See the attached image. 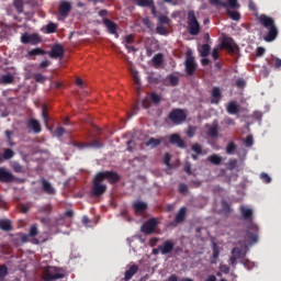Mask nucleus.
<instances>
[{
  "instance_id": "62",
  "label": "nucleus",
  "mask_w": 281,
  "mask_h": 281,
  "mask_svg": "<svg viewBox=\"0 0 281 281\" xmlns=\"http://www.w3.org/2000/svg\"><path fill=\"white\" fill-rule=\"evenodd\" d=\"M260 178L262 181H265V183H271V178L268 176V173H261Z\"/></svg>"
},
{
  "instance_id": "59",
  "label": "nucleus",
  "mask_w": 281,
  "mask_h": 281,
  "mask_svg": "<svg viewBox=\"0 0 281 281\" xmlns=\"http://www.w3.org/2000/svg\"><path fill=\"white\" fill-rule=\"evenodd\" d=\"M184 171L187 172V175H192V165L191 161H187L184 165Z\"/></svg>"
},
{
  "instance_id": "54",
  "label": "nucleus",
  "mask_w": 281,
  "mask_h": 281,
  "mask_svg": "<svg viewBox=\"0 0 281 281\" xmlns=\"http://www.w3.org/2000/svg\"><path fill=\"white\" fill-rule=\"evenodd\" d=\"M220 270H221V272H223L224 274H229V272H231L229 266H226L225 263H222V265L220 266Z\"/></svg>"
},
{
  "instance_id": "45",
  "label": "nucleus",
  "mask_w": 281,
  "mask_h": 281,
  "mask_svg": "<svg viewBox=\"0 0 281 281\" xmlns=\"http://www.w3.org/2000/svg\"><path fill=\"white\" fill-rule=\"evenodd\" d=\"M12 168L14 172H24V169L20 161H13Z\"/></svg>"
},
{
  "instance_id": "13",
  "label": "nucleus",
  "mask_w": 281,
  "mask_h": 281,
  "mask_svg": "<svg viewBox=\"0 0 281 281\" xmlns=\"http://www.w3.org/2000/svg\"><path fill=\"white\" fill-rule=\"evenodd\" d=\"M247 252H244L243 248H233L231 257V266H237L238 259H245Z\"/></svg>"
},
{
  "instance_id": "57",
  "label": "nucleus",
  "mask_w": 281,
  "mask_h": 281,
  "mask_svg": "<svg viewBox=\"0 0 281 281\" xmlns=\"http://www.w3.org/2000/svg\"><path fill=\"white\" fill-rule=\"evenodd\" d=\"M179 192L181 194H187L188 190H189V187L188 184H179V188H178Z\"/></svg>"
},
{
  "instance_id": "56",
  "label": "nucleus",
  "mask_w": 281,
  "mask_h": 281,
  "mask_svg": "<svg viewBox=\"0 0 281 281\" xmlns=\"http://www.w3.org/2000/svg\"><path fill=\"white\" fill-rule=\"evenodd\" d=\"M247 82L245 80V78H237L236 80V86L239 87V88H244L246 87Z\"/></svg>"
},
{
  "instance_id": "33",
  "label": "nucleus",
  "mask_w": 281,
  "mask_h": 281,
  "mask_svg": "<svg viewBox=\"0 0 281 281\" xmlns=\"http://www.w3.org/2000/svg\"><path fill=\"white\" fill-rule=\"evenodd\" d=\"M199 52H200V56L202 57L209 56L211 52V45L209 43H204L203 45H201V48Z\"/></svg>"
},
{
  "instance_id": "12",
  "label": "nucleus",
  "mask_w": 281,
  "mask_h": 281,
  "mask_svg": "<svg viewBox=\"0 0 281 281\" xmlns=\"http://www.w3.org/2000/svg\"><path fill=\"white\" fill-rule=\"evenodd\" d=\"M18 178L13 176L12 171H8L5 167H0V181L1 183H12V181H16Z\"/></svg>"
},
{
  "instance_id": "15",
  "label": "nucleus",
  "mask_w": 281,
  "mask_h": 281,
  "mask_svg": "<svg viewBox=\"0 0 281 281\" xmlns=\"http://www.w3.org/2000/svg\"><path fill=\"white\" fill-rule=\"evenodd\" d=\"M207 135L210 137H217L220 134V123L218 120H213L212 124H206Z\"/></svg>"
},
{
  "instance_id": "10",
  "label": "nucleus",
  "mask_w": 281,
  "mask_h": 281,
  "mask_svg": "<svg viewBox=\"0 0 281 281\" xmlns=\"http://www.w3.org/2000/svg\"><path fill=\"white\" fill-rule=\"evenodd\" d=\"M157 226H158V221L155 217H153L151 220H147V222L143 224L140 231L145 235H153Z\"/></svg>"
},
{
  "instance_id": "55",
  "label": "nucleus",
  "mask_w": 281,
  "mask_h": 281,
  "mask_svg": "<svg viewBox=\"0 0 281 281\" xmlns=\"http://www.w3.org/2000/svg\"><path fill=\"white\" fill-rule=\"evenodd\" d=\"M65 127L64 126H58L55 131L57 137H63V135H65Z\"/></svg>"
},
{
  "instance_id": "58",
  "label": "nucleus",
  "mask_w": 281,
  "mask_h": 281,
  "mask_svg": "<svg viewBox=\"0 0 281 281\" xmlns=\"http://www.w3.org/2000/svg\"><path fill=\"white\" fill-rule=\"evenodd\" d=\"M156 32H158V34H167V30L162 23H160V25H157Z\"/></svg>"
},
{
  "instance_id": "27",
  "label": "nucleus",
  "mask_w": 281,
  "mask_h": 281,
  "mask_svg": "<svg viewBox=\"0 0 281 281\" xmlns=\"http://www.w3.org/2000/svg\"><path fill=\"white\" fill-rule=\"evenodd\" d=\"M226 110L228 113L231 114H237L239 113L240 109H239V104H237V102H235L234 100H232L231 102H228Z\"/></svg>"
},
{
  "instance_id": "28",
  "label": "nucleus",
  "mask_w": 281,
  "mask_h": 281,
  "mask_svg": "<svg viewBox=\"0 0 281 281\" xmlns=\"http://www.w3.org/2000/svg\"><path fill=\"white\" fill-rule=\"evenodd\" d=\"M12 222L10 220H0V229L9 233L12 231Z\"/></svg>"
},
{
  "instance_id": "53",
  "label": "nucleus",
  "mask_w": 281,
  "mask_h": 281,
  "mask_svg": "<svg viewBox=\"0 0 281 281\" xmlns=\"http://www.w3.org/2000/svg\"><path fill=\"white\" fill-rule=\"evenodd\" d=\"M162 161L166 164V166H170V161H171L170 153H165V155L162 157Z\"/></svg>"
},
{
  "instance_id": "16",
  "label": "nucleus",
  "mask_w": 281,
  "mask_h": 281,
  "mask_svg": "<svg viewBox=\"0 0 281 281\" xmlns=\"http://www.w3.org/2000/svg\"><path fill=\"white\" fill-rule=\"evenodd\" d=\"M223 98L221 87H213L211 91V102L212 104H220Z\"/></svg>"
},
{
  "instance_id": "21",
  "label": "nucleus",
  "mask_w": 281,
  "mask_h": 281,
  "mask_svg": "<svg viewBox=\"0 0 281 281\" xmlns=\"http://www.w3.org/2000/svg\"><path fill=\"white\" fill-rule=\"evenodd\" d=\"M188 215V209L187 206H182L180 211L175 216L176 224H183L186 222Z\"/></svg>"
},
{
  "instance_id": "3",
  "label": "nucleus",
  "mask_w": 281,
  "mask_h": 281,
  "mask_svg": "<svg viewBox=\"0 0 281 281\" xmlns=\"http://www.w3.org/2000/svg\"><path fill=\"white\" fill-rule=\"evenodd\" d=\"M259 23L263 25L268 30L267 34L263 36L265 41L271 43L278 38L279 30L278 25H276V20L272 16H268L267 14H260L258 16Z\"/></svg>"
},
{
  "instance_id": "46",
  "label": "nucleus",
  "mask_w": 281,
  "mask_h": 281,
  "mask_svg": "<svg viewBox=\"0 0 281 281\" xmlns=\"http://www.w3.org/2000/svg\"><path fill=\"white\" fill-rule=\"evenodd\" d=\"M169 82L172 87H177V85H179V76H175L173 74H171L169 76Z\"/></svg>"
},
{
  "instance_id": "43",
  "label": "nucleus",
  "mask_w": 281,
  "mask_h": 281,
  "mask_svg": "<svg viewBox=\"0 0 281 281\" xmlns=\"http://www.w3.org/2000/svg\"><path fill=\"white\" fill-rule=\"evenodd\" d=\"M155 65H161L164 63V54H156L153 58Z\"/></svg>"
},
{
  "instance_id": "35",
  "label": "nucleus",
  "mask_w": 281,
  "mask_h": 281,
  "mask_svg": "<svg viewBox=\"0 0 281 281\" xmlns=\"http://www.w3.org/2000/svg\"><path fill=\"white\" fill-rule=\"evenodd\" d=\"M58 30V25L54 22L47 23L46 24V33L47 34H54Z\"/></svg>"
},
{
  "instance_id": "30",
  "label": "nucleus",
  "mask_w": 281,
  "mask_h": 281,
  "mask_svg": "<svg viewBox=\"0 0 281 281\" xmlns=\"http://www.w3.org/2000/svg\"><path fill=\"white\" fill-rule=\"evenodd\" d=\"M191 149L196 154V159H199V155H205V150L202 149V146L199 144V142L192 144Z\"/></svg>"
},
{
  "instance_id": "8",
  "label": "nucleus",
  "mask_w": 281,
  "mask_h": 281,
  "mask_svg": "<svg viewBox=\"0 0 281 281\" xmlns=\"http://www.w3.org/2000/svg\"><path fill=\"white\" fill-rule=\"evenodd\" d=\"M175 250V244L171 240H167L162 244V246H158L157 248H154L151 254L157 256L159 252L161 255H170Z\"/></svg>"
},
{
  "instance_id": "1",
  "label": "nucleus",
  "mask_w": 281,
  "mask_h": 281,
  "mask_svg": "<svg viewBox=\"0 0 281 281\" xmlns=\"http://www.w3.org/2000/svg\"><path fill=\"white\" fill-rule=\"evenodd\" d=\"M104 179H106L109 183H116L121 178L116 171H100L92 180V188L90 190L91 196H102V194L106 192L108 187L104 184Z\"/></svg>"
},
{
  "instance_id": "50",
  "label": "nucleus",
  "mask_w": 281,
  "mask_h": 281,
  "mask_svg": "<svg viewBox=\"0 0 281 281\" xmlns=\"http://www.w3.org/2000/svg\"><path fill=\"white\" fill-rule=\"evenodd\" d=\"M132 76H133L135 85L139 86L140 85V77L138 75V71H136L135 69H132Z\"/></svg>"
},
{
  "instance_id": "61",
  "label": "nucleus",
  "mask_w": 281,
  "mask_h": 281,
  "mask_svg": "<svg viewBox=\"0 0 281 281\" xmlns=\"http://www.w3.org/2000/svg\"><path fill=\"white\" fill-rule=\"evenodd\" d=\"M131 43H134V35L127 34V36H125V46L131 45Z\"/></svg>"
},
{
  "instance_id": "29",
  "label": "nucleus",
  "mask_w": 281,
  "mask_h": 281,
  "mask_svg": "<svg viewBox=\"0 0 281 281\" xmlns=\"http://www.w3.org/2000/svg\"><path fill=\"white\" fill-rule=\"evenodd\" d=\"M207 159L212 164H215V166H220V164H222L223 157H221V155H217V153H213L212 155H209Z\"/></svg>"
},
{
  "instance_id": "41",
  "label": "nucleus",
  "mask_w": 281,
  "mask_h": 281,
  "mask_svg": "<svg viewBox=\"0 0 281 281\" xmlns=\"http://www.w3.org/2000/svg\"><path fill=\"white\" fill-rule=\"evenodd\" d=\"M15 153L14 150H12V148H4L3 150V158L4 159H11L12 157H14Z\"/></svg>"
},
{
  "instance_id": "4",
  "label": "nucleus",
  "mask_w": 281,
  "mask_h": 281,
  "mask_svg": "<svg viewBox=\"0 0 281 281\" xmlns=\"http://www.w3.org/2000/svg\"><path fill=\"white\" fill-rule=\"evenodd\" d=\"M188 32L192 36H196L201 32V24L199 23V20L196 19V14L194 10L188 11Z\"/></svg>"
},
{
  "instance_id": "51",
  "label": "nucleus",
  "mask_w": 281,
  "mask_h": 281,
  "mask_svg": "<svg viewBox=\"0 0 281 281\" xmlns=\"http://www.w3.org/2000/svg\"><path fill=\"white\" fill-rule=\"evenodd\" d=\"M4 134H5V137H7V142L10 144V146H13V140H12V134H13V132L10 131V130H7V131L4 132Z\"/></svg>"
},
{
  "instance_id": "9",
  "label": "nucleus",
  "mask_w": 281,
  "mask_h": 281,
  "mask_svg": "<svg viewBox=\"0 0 281 281\" xmlns=\"http://www.w3.org/2000/svg\"><path fill=\"white\" fill-rule=\"evenodd\" d=\"M58 279H65V274L58 272L57 268H47L44 272V281H58Z\"/></svg>"
},
{
  "instance_id": "18",
  "label": "nucleus",
  "mask_w": 281,
  "mask_h": 281,
  "mask_svg": "<svg viewBox=\"0 0 281 281\" xmlns=\"http://www.w3.org/2000/svg\"><path fill=\"white\" fill-rule=\"evenodd\" d=\"M41 186L45 194H56V189L55 187H53V184H50L49 180H45V178H42Z\"/></svg>"
},
{
  "instance_id": "23",
  "label": "nucleus",
  "mask_w": 281,
  "mask_h": 281,
  "mask_svg": "<svg viewBox=\"0 0 281 281\" xmlns=\"http://www.w3.org/2000/svg\"><path fill=\"white\" fill-rule=\"evenodd\" d=\"M222 47H224L228 52L234 53L235 52L234 38H232V36H225L224 38H222Z\"/></svg>"
},
{
  "instance_id": "34",
  "label": "nucleus",
  "mask_w": 281,
  "mask_h": 281,
  "mask_svg": "<svg viewBox=\"0 0 281 281\" xmlns=\"http://www.w3.org/2000/svg\"><path fill=\"white\" fill-rule=\"evenodd\" d=\"M42 117H43L45 124H49L50 117H49V113L47 111V104H43Z\"/></svg>"
},
{
  "instance_id": "63",
  "label": "nucleus",
  "mask_w": 281,
  "mask_h": 281,
  "mask_svg": "<svg viewBox=\"0 0 281 281\" xmlns=\"http://www.w3.org/2000/svg\"><path fill=\"white\" fill-rule=\"evenodd\" d=\"M218 257H220V250L217 248V245L214 244V246H213V259H218Z\"/></svg>"
},
{
  "instance_id": "22",
  "label": "nucleus",
  "mask_w": 281,
  "mask_h": 281,
  "mask_svg": "<svg viewBox=\"0 0 281 281\" xmlns=\"http://www.w3.org/2000/svg\"><path fill=\"white\" fill-rule=\"evenodd\" d=\"M167 137L162 136V137H149V139H147L146 145L147 146H151V148H156L157 146H159V144H161V142H164L165 144H168L167 142Z\"/></svg>"
},
{
  "instance_id": "7",
  "label": "nucleus",
  "mask_w": 281,
  "mask_h": 281,
  "mask_svg": "<svg viewBox=\"0 0 281 281\" xmlns=\"http://www.w3.org/2000/svg\"><path fill=\"white\" fill-rule=\"evenodd\" d=\"M43 38L38 33L34 32L33 34H29V32H24L21 35V43L30 44V45H38L42 43Z\"/></svg>"
},
{
  "instance_id": "37",
  "label": "nucleus",
  "mask_w": 281,
  "mask_h": 281,
  "mask_svg": "<svg viewBox=\"0 0 281 281\" xmlns=\"http://www.w3.org/2000/svg\"><path fill=\"white\" fill-rule=\"evenodd\" d=\"M13 5L19 13L23 12V10H24V1L23 0H14Z\"/></svg>"
},
{
  "instance_id": "48",
  "label": "nucleus",
  "mask_w": 281,
  "mask_h": 281,
  "mask_svg": "<svg viewBox=\"0 0 281 281\" xmlns=\"http://www.w3.org/2000/svg\"><path fill=\"white\" fill-rule=\"evenodd\" d=\"M29 235L30 237H36V235H38V226L36 224L31 226Z\"/></svg>"
},
{
  "instance_id": "42",
  "label": "nucleus",
  "mask_w": 281,
  "mask_h": 281,
  "mask_svg": "<svg viewBox=\"0 0 281 281\" xmlns=\"http://www.w3.org/2000/svg\"><path fill=\"white\" fill-rule=\"evenodd\" d=\"M237 146L235 144V142H228V144L226 145V153L227 154H233L235 153Z\"/></svg>"
},
{
  "instance_id": "47",
  "label": "nucleus",
  "mask_w": 281,
  "mask_h": 281,
  "mask_svg": "<svg viewBox=\"0 0 281 281\" xmlns=\"http://www.w3.org/2000/svg\"><path fill=\"white\" fill-rule=\"evenodd\" d=\"M137 1V4L142 8H148L153 3L151 0H133Z\"/></svg>"
},
{
  "instance_id": "14",
  "label": "nucleus",
  "mask_w": 281,
  "mask_h": 281,
  "mask_svg": "<svg viewBox=\"0 0 281 281\" xmlns=\"http://www.w3.org/2000/svg\"><path fill=\"white\" fill-rule=\"evenodd\" d=\"M49 56L50 58H63V56H65V47H63L60 43L53 45Z\"/></svg>"
},
{
  "instance_id": "24",
  "label": "nucleus",
  "mask_w": 281,
  "mask_h": 281,
  "mask_svg": "<svg viewBox=\"0 0 281 281\" xmlns=\"http://www.w3.org/2000/svg\"><path fill=\"white\" fill-rule=\"evenodd\" d=\"M103 23H104L105 27H108L110 34H117V25L114 21L105 18V19H103Z\"/></svg>"
},
{
  "instance_id": "52",
  "label": "nucleus",
  "mask_w": 281,
  "mask_h": 281,
  "mask_svg": "<svg viewBox=\"0 0 281 281\" xmlns=\"http://www.w3.org/2000/svg\"><path fill=\"white\" fill-rule=\"evenodd\" d=\"M245 146H252L254 145V136L247 135V137L244 139Z\"/></svg>"
},
{
  "instance_id": "60",
  "label": "nucleus",
  "mask_w": 281,
  "mask_h": 281,
  "mask_svg": "<svg viewBox=\"0 0 281 281\" xmlns=\"http://www.w3.org/2000/svg\"><path fill=\"white\" fill-rule=\"evenodd\" d=\"M34 79L36 82H45L46 78L43 76V74H35Z\"/></svg>"
},
{
  "instance_id": "44",
  "label": "nucleus",
  "mask_w": 281,
  "mask_h": 281,
  "mask_svg": "<svg viewBox=\"0 0 281 281\" xmlns=\"http://www.w3.org/2000/svg\"><path fill=\"white\" fill-rule=\"evenodd\" d=\"M207 1L212 5H222L223 8H227V5H228V3L226 1H222V0H207Z\"/></svg>"
},
{
  "instance_id": "26",
  "label": "nucleus",
  "mask_w": 281,
  "mask_h": 281,
  "mask_svg": "<svg viewBox=\"0 0 281 281\" xmlns=\"http://www.w3.org/2000/svg\"><path fill=\"white\" fill-rule=\"evenodd\" d=\"M138 270V266H131V268L125 272L124 281H131V279H133V277L137 274Z\"/></svg>"
},
{
  "instance_id": "39",
  "label": "nucleus",
  "mask_w": 281,
  "mask_h": 281,
  "mask_svg": "<svg viewBox=\"0 0 281 281\" xmlns=\"http://www.w3.org/2000/svg\"><path fill=\"white\" fill-rule=\"evenodd\" d=\"M236 166H238V159H236V158L229 159V160L227 161V164H226V168H227L228 170H234V168H236Z\"/></svg>"
},
{
  "instance_id": "6",
  "label": "nucleus",
  "mask_w": 281,
  "mask_h": 281,
  "mask_svg": "<svg viewBox=\"0 0 281 281\" xmlns=\"http://www.w3.org/2000/svg\"><path fill=\"white\" fill-rule=\"evenodd\" d=\"M184 67L188 76H193L198 69V63L191 49L187 52V59L184 60Z\"/></svg>"
},
{
  "instance_id": "5",
  "label": "nucleus",
  "mask_w": 281,
  "mask_h": 281,
  "mask_svg": "<svg viewBox=\"0 0 281 281\" xmlns=\"http://www.w3.org/2000/svg\"><path fill=\"white\" fill-rule=\"evenodd\" d=\"M168 117L171 120V122H173V124H182L186 122L188 113L186 109L176 108L169 111Z\"/></svg>"
},
{
  "instance_id": "40",
  "label": "nucleus",
  "mask_w": 281,
  "mask_h": 281,
  "mask_svg": "<svg viewBox=\"0 0 281 281\" xmlns=\"http://www.w3.org/2000/svg\"><path fill=\"white\" fill-rule=\"evenodd\" d=\"M150 100L151 102H154V104H159V102H161V95H159V93H156L155 91H151Z\"/></svg>"
},
{
  "instance_id": "2",
  "label": "nucleus",
  "mask_w": 281,
  "mask_h": 281,
  "mask_svg": "<svg viewBox=\"0 0 281 281\" xmlns=\"http://www.w3.org/2000/svg\"><path fill=\"white\" fill-rule=\"evenodd\" d=\"M240 214L245 222H248L246 236L248 241L251 244H258L259 240V227L254 224V211L252 209H246V206H240Z\"/></svg>"
},
{
  "instance_id": "64",
  "label": "nucleus",
  "mask_w": 281,
  "mask_h": 281,
  "mask_svg": "<svg viewBox=\"0 0 281 281\" xmlns=\"http://www.w3.org/2000/svg\"><path fill=\"white\" fill-rule=\"evenodd\" d=\"M142 104L145 109H148L151 104L150 99L149 98H144Z\"/></svg>"
},
{
  "instance_id": "19",
  "label": "nucleus",
  "mask_w": 281,
  "mask_h": 281,
  "mask_svg": "<svg viewBox=\"0 0 281 281\" xmlns=\"http://www.w3.org/2000/svg\"><path fill=\"white\" fill-rule=\"evenodd\" d=\"M71 2L70 1H60L59 3V14H61V16H68L69 12H71Z\"/></svg>"
},
{
  "instance_id": "31",
  "label": "nucleus",
  "mask_w": 281,
  "mask_h": 281,
  "mask_svg": "<svg viewBox=\"0 0 281 281\" xmlns=\"http://www.w3.org/2000/svg\"><path fill=\"white\" fill-rule=\"evenodd\" d=\"M0 82H2V85H11L14 82V76H12V74H3V76H1Z\"/></svg>"
},
{
  "instance_id": "36",
  "label": "nucleus",
  "mask_w": 281,
  "mask_h": 281,
  "mask_svg": "<svg viewBox=\"0 0 281 281\" xmlns=\"http://www.w3.org/2000/svg\"><path fill=\"white\" fill-rule=\"evenodd\" d=\"M45 54V49L42 47H35L34 49L29 50V56H40Z\"/></svg>"
},
{
  "instance_id": "49",
  "label": "nucleus",
  "mask_w": 281,
  "mask_h": 281,
  "mask_svg": "<svg viewBox=\"0 0 281 281\" xmlns=\"http://www.w3.org/2000/svg\"><path fill=\"white\" fill-rule=\"evenodd\" d=\"M158 21L162 24V26H165V24L170 23V19L166 14H160V16H158Z\"/></svg>"
},
{
  "instance_id": "20",
  "label": "nucleus",
  "mask_w": 281,
  "mask_h": 281,
  "mask_svg": "<svg viewBox=\"0 0 281 281\" xmlns=\"http://www.w3.org/2000/svg\"><path fill=\"white\" fill-rule=\"evenodd\" d=\"M133 209L136 215H140L147 211L148 204H146V202H142V200H136V202L133 203Z\"/></svg>"
},
{
  "instance_id": "11",
  "label": "nucleus",
  "mask_w": 281,
  "mask_h": 281,
  "mask_svg": "<svg viewBox=\"0 0 281 281\" xmlns=\"http://www.w3.org/2000/svg\"><path fill=\"white\" fill-rule=\"evenodd\" d=\"M74 146H77L78 148H103L104 142H101L100 139H92V142H74Z\"/></svg>"
},
{
  "instance_id": "32",
  "label": "nucleus",
  "mask_w": 281,
  "mask_h": 281,
  "mask_svg": "<svg viewBox=\"0 0 281 281\" xmlns=\"http://www.w3.org/2000/svg\"><path fill=\"white\" fill-rule=\"evenodd\" d=\"M226 12H227L228 16L231 19H233V21H240L241 14L237 10H229V9H227Z\"/></svg>"
},
{
  "instance_id": "38",
  "label": "nucleus",
  "mask_w": 281,
  "mask_h": 281,
  "mask_svg": "<svg viewBox=\"0 0 281 281\" xmlns=\"http://www.w3.org/2000/svg\"><path fill=\"white\" fill-rule=\"evenodd\" d=\"M9 274L8 266H0V281H4L5 277Z\"/></svg>"
},
{
  "instance_id": "25",
  "label": "nucleus",
  "mask_w": 281,
  "mask_h": 281,
  "mask_svg": "<svg viewBox=\"0 0 281 281\" xmlns=\"http://www.w3.org/2000/svg\"><path fill=\"white\" fill-rule=\"evenodd\" d=\"M27 125L31 126L34 133H41L42 131L41 122H38L36 117H31L27 122Z\"/></svg>"
},
{
  "instance_id": "17",
  "label": "nucleus",
  "mask_w": 281,
  "mask_h": 281,
  "mask_svg": "<svg viewBox=\"0 0 281 281\" xmlns=\"http://www.w3.org/2000/svg\"><path fill=\"white\" fill-rule=\"evenodd\" d=\"M169 142L176 144L179 148H184L186 146V142L179 133H171V135H169Z\"/></svg>"
}]
</instances>
